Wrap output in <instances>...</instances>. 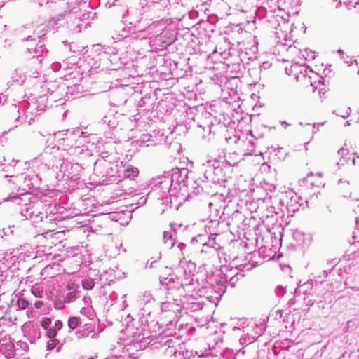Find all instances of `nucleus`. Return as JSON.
Segmentation results:
<instances>
[{
    "instance_id": "f257e3e1",
    "label": "nucleus",
    "mask_w": 359,
    "mask_h": 359,
    "mask_svg": "<svg viewBox=\"0 0 359 359\" xmlns=\"http://www.w3.org/2000/svg\"><path fill=\"white\" fill-rule=\"evenodd\" d=\"M192 175L187 168H176L171 170V173L167 172L158 176L154 181V188L150 191L151 195L159 194L160 192L169 193L174 197H182L183 198H191V186Z\"/></svg>"
},
{
    "instance_id": "f03ea898",
    "label": "nucleus",
    "mask_w": 359,
    "mask_h": 359,
    "mask_svg": "<svg viewBox=\"0 0 359 359\" xmlns=\"http://www.w3.org/2000/svg\"><path fill=\"white\" fill-rule=\"evenodd\" d=\"M245 180L241 177L237 181L236 205L231 215V224L233 226V234L241 240L240 245L247 247L246 213H247V191L245 185Z\"/></svg>"
},
{
    "instance_id": "7ed1b4c3",
    "label": "nucleus",
    "mask_w": 359,
    "mask_h": 359,
    "mask_svg": "<svg viewBox=\"0 0 359 359\" xmlns=\"http://www.w3.org/2000/svg\"><path fill=\"white\" fill-rule=\"evenodd\" d=\"M121 165L113 155L102 152L94 163L93 173L100 178H104L102 183L109 184L121 181Z\"/></svg>"
},
{
    "instance_id": "20e7f679",
    "label": "nucleus",
    "mask_w": 359,
    "mask_h": 359,
    "mask_svg": "<svg viewBox=\"0 0 359 359\" xmlns=\"http://www.w3.org/2000/svg\"><path fill=\"white\" fill-rule=\"evenodd\" d=\"M149 15L146 14L144 8H130L122 16V22L124 24L131 25L137 32L145 34L144 37L154 33V29L162 27L163 23L160 21H151Z\"/></svg>"
},
{
    "instance_id": "39448f33",
    "label": "nucleus",
    "mask_w": 359,
    "mask_h": 359,
    "mask_svg": "<svg viewBox=\"0 0 359 359\" xmlns=\"http://www.w3.org/2000/svg\"><path fill=\"white\" fill-rule=\"evenodd\" d=\"M47 207L42 201L36 200L25 203L21 207L20 215L25 219L30 220L33 224L42 223L41 227L47 229L46 233L53 231L52 227L55 226L53 221L55 220L53 215H47Z\"/></svg>"
},
{
    "instance_id": "423d86ee",
    "label": "nucleus",
    "mask_w": 359,
    "mask_h": 359,
    "mask_svg": "<svg viewBox=\"0 0 359 359\" xmlns=\"http://www.w3.org/2000/svg\"><path fill=\"white\" fill-rule=\"evenodd\" d=\"M180 301H178V304L175 301L168 299V301L161 304V313L160 316V324L162 327H165L163 332L167 335L176 334L174 328L177 323L176 318L177 315L176 311H180Z\"/></svg>"
},
{
    "instance_id": "0eeeda50",
    "label": "nucleus",
    "mask_w": 359,
    "mask_h": 359,
    "mask_svg": "<svg viewBox=\"0 0 359 359\" xmlns=\"http://www.w3.org/2000/svg\"><path fill=\"white\" fill-rule=\"evenodd\" d=\"M263 218L264 215L260 214L248 216V250H250V245L264 246L262 233L266 230V226L264 224Z\"/></svg>"
},
{
    "instance_id": "6e6552de",
    "label": "nucleus",
    "mask_w": 359,
    "mask_h": 359,
    "mask_svg": "<svg viewBox=\"0 0 359 359\" xmlns=\"http://www.w3.org/2000/svg\"><path fill=\"white\" fill-rule=\"evenodd\" d=\"M234 111L238 121V129L235 130L233 135L234 142L241 146H245L247 140V132L245 128V119L247 116V104L245 99L238 97V100L234 101Z\"/></svg>"
},
{
    "instance_id": "1a4fd4ad",
    "label": "nucleus",
    "mask_w": 359,
    "mask_h": 359,
    "mask_svg": "<svg viewBox=\"0 0 359 359\" xmlns=\"http://www.w3.org/2000/svg\"><path fill=\"white\" fill-rule=\"evenodd\" d=\"M160 283L164 290H166V298L175 301L178 304V297L186 299V287L189 283H182L179 278L169 276L160 278Z\"/></svg>"
},
{
    "instance_id": "9d476101",
    "label": "nucleus",
    "mask_w": 359,
    "mask_h": 359,
    "mask_svg": "<svg viewBox=\"0 0 359 359\" xmlns=\"http://www.w3.org/2000/svg\"><path fill=\"white\" fill-rule=\"evenodd\" d=\"M85 133L82 132L79 128H76L72 133L66 134V137L63 138V146H66L68 148L64 147V150H67L70 155L76 156L83 154L84 149L83 142H88L85 139L88 137L84 135Z\"/></svg>"
},
{
    "instance_id": "9b49d317",
    "label": "nucleus",
    "mask_w": 359,
    "mask_h": 359,
    "mask_svg": "<svg viewBox=\"0 0 359 359\" xmlns=\"http://www.w3.org/2000/svg\"><path fill=\"white\" fill-rule=\"evenodd\" d=\"M203 177L212 181L215 186H222L226 182L225 172L219 161L209 160L203 164Z\"/></svg>"
},
{
    "instance_id": "f8f14e48",
    "label": "nucleus",
    "mask_w": 359,
    "mask_h": 359,
    "mask_svg": "<svg viewBox=\"0 0 359 359\" xmlns=\"http://www.w3.org/2000/svg\"><path fill=\"white\" fill-rule=\"evenodd\" d=\"M5 177H9V182L13 184H19L22 181V190L25 192L34 191L40 189L41 184V179L39 176L34 173H31L23 176L22 175H6Z\"/></svg>"
},
{
    "instance_id": "ddd939ff",
    "label": "nucleus",
    "mask_w": 359,
    "mask_h": 359,
    "mask_svg": "<svg viewBox=\"0 0 359 359\" xmlns=\"http://www.w3.org/2000/svg\"><path fill=\"white\" fill-rule=\"evenodd\" d=\"M253 45L252 47H250V50L254 55V56H249L248 55V62L252 60H255V64L253 65V67L248 69V73L250 76H254V81L252 83H248V88L252 86V85L255 87L257 84L258 81L260 79V72H261V68L263 67L264 69L266 68V67H269V65L268 62H262L260 61L257 60V57L256 54L258 51V39L257 36L255 34L253 36Z\"/></svg>"
},
{
    "instance_id": "4468645a",
    "label": "nucleus",
    "mask_w": 359,
    "mask_h": 359,
    "mask_svg": "<svg viewBox=\"0 0 359 359\" xmlns=\"http://www.w3.org/2000/svg\"><path fill=\"white\" fill-rule=\"evenodd\" d=\"M161 32L154 38H150V46L154 50H163L176 40L175 32L170 29H162Z\"/></svg>"
},
{
    "instance_id": "2eb2a0df",
    "label": "nucleus",
    "mask_w": 359,
    "mask_h": 359,
    "mask_svg": "<svg viewBox=\"0 0 359 359\" xmlns=\"http://www.w3.org/2000/svg\"><path fill=\"white\" fill-rule=\"evenodd\" d=\"M126 334L128 337L132 338L131 341L136 344H140V347H142V344L145 346L151 343L150 336L147 332H145L140 325L139 322L135 324H128L126 326Z\"/></svg>"
},
{
    "instance_id": "dca6fc26",
    "label": "nucleus",
    "mask_w": 359,
    "mask_h": 359,
    "mask_svg": "<svg viewBox=\"0 0 359 359\" xmlns=\"http://www.w3.org/2000/svg\"><path fill=\"white\" fill-rule=\"evenodd\" d=\"M61 150L60 147H47L44 149L43 151L41 154L39 158L41 161L48 167L60 168V163L65 161L61 158Z\"/></svg>"
},
{
    "instance_id": "f3484780",
    "label": "nucleus",
    "mask_w": 359,
    "mask_h": 359,
    "mask_svg": "<svg viewBox=\"0 0 359 359\" xmlns=\"http://www.w3.org/2000/svg\"><path fill=\"white\" fill-rule=\"evenodd\" d=\"M191 198L202 194L210 195L211 196L212 194L217 191L216 187L217 186H215L214 184L212 183V181L206 180L203 177L196 180H194V177H191Z\"/></svg>"
},
{
    "instance_id": "a211bd4d",
    "label": "nucleus",
    "mask_w": 359,
    "mask_h": 359,
    "mask_svg": "<svg viewBox=\"0 0 359 359\" xmlns=\"http://www.w3.org/2000/svg\"><path fill=\"white\" fill-rule=\"evenodd\" d=\"M257 180L259 181V184H256L255 179H252L251 187H248V193L250 192L252 193V194H255V195L262 196V198H264V200L266 201L267 202H269V201L271 200V197H268V192H272L275 191V185L269 182H267L259 176H257Z\"/></svg>"
},
{
    "instance_id": "6ab92c4d",
    "label": "nucleus",
    "mask_w": 359,
    "mask_h": 359,
    "mask_svg": "<svg viewBox=\"0 0 359 359\" xmlns=\"http://www.w3.org/2000/svg\"><path fill=\"white\" fill-rule=\"evenodd\" d=\"M68 11L65 14L67 25L69 28L76 32H80L81 31L83 20H81L79 15L81 8L78 6L77 4L68 3Z\"/></svg>"
},
{
    "instance_id": "aec40b11",
    "label": "nucleus",
    "mask_w": 359,
    "mask_h": 359,
    "mask_svg": "<svg viewBox=\"0 0 359 359\" xmlns=\"http://www.w3.org/2000/svg\"><path fill=\"white\" fill-rule=\"evenodd\" d=\"M81 170L82 167L80 164L77 163H72L67 159L62 161L59 168L60 172L62 173V177H67V180L72 181H77L79 179Z\"/></svg>"
},
{
    "instance_id": "412c9836",
    "label": "nucleus",
    "mask_w": 359,
    "mask_h": 359,
    "mask_svg": "<svg viewBox=\"0 0 359 359\" xmlns=\"http://www.w3.org/2000/svg\"><path fill=\"white\" fill-rule=\"evenodd\" d=\"M0 352L7 358L15 355L14 343L4 331H0Z\"/></svg>"
},
{
    "instance_id": "4be33fe9",
    "label": "nucleus",
    "mask_w": 359,
    "mask_h": 359,
    "mask_svg": "<svg viewBox=\"0 0 359 359\" xmlns=\"http://www.w3.org/2000/svg\"><path fill=\"white\" fill-rule=\"evenodd\" d=\"M250 194L252 197V201L248 205V211L250 212V215H255L257 214L264 215V210H265L268 202L264 200V198H262V196L255 195V194Z\"/></svg>"
},
{
    "instance_id": "5701e85b",
    "label": "nucleus",
    "mask_w": 359,
    "mask_h": 359,
    "mask_svg": "<svg viewBox=\"0 0 359 359\" xmlns=\"http://www.w3.org/2000/svg\"><path fill=\"white\" fill-rule=\"evenodd\" d=\"M22 41L27 43L30 42V44H26V48L29 53L34 54L33 57H36L39 58L41 57L38 53L39 52H43V43H42L40 40L36 42V37H33L32 35H27V36L23 37Z\"/></svg>"
},
{
    "instance_id": "b1692460",
    "label": "nucleus",
    "mask_w": 359,
    "mask_h": 359,
    "mask_svg": "<svg viewBox=\"0 0 359 359\" xmlns=\"http://www.w3.org/2000/svg\"><path fill=\"white\" fill-rule=\"evenodd\" d=\"M95 329V325L92 323H86L75 332V334L79 339L88 337H90L92 339H97L99 336V333L96 332Z\"/></svg>"
},
{
    "instance_id": "393cba45",
    "label": "nucleus",
    "mask_w": 359,
    "mask_h": 359,
    "mask_svg": "<svg viewBox=\"0 0 359 359\" xmlns=\"http://www.w3.org/2000/svg\"><path fill=\"white\" fill-rule=\"evenodd\" d=\"M250 146H251L252 147H255V142L250 141V142L248 143V151H250V152L248 151V156H253V153L255 152V150L254 149H250ZM254 158L255 159H251L250 161H255L257 164H260L261 165L260 168H259V170H260L262 174L267 173V172H269L270 165H269L267 163H266L264 161V158L262 156V151H259L258 154H254Z\"/></svg>"
},
{
    "instance_id": "a878e982",
    "label": "nucleus",
    "mask_w": 359,
    "mask_h": 359,
    "mask_svg": "<svg viewBox=\"0 0 359 359\" xmlns=\"http://www.w3.org/2000/svg\"><path fill=\"white\" fill-rule=\"evenodd\" d=\"M250 247H252V249L248 252V266H248V271L261 265L264 262V259L260 256L259 252H257L256 250L257 248H262L261 245H250Z\"/></svg>"
},
{
    "instance_id": "bb28decb",
    "label": "nucleus",
    "mask_w": 359,
    "mask_h": 359,
    "mask_svg": "<svg viewBox=\"0 0 359 359\" xmlns=\"http://www.w3.org/2000/svg\"><path fill=\"white\" fill-rule=\"evenodd\" d=\"M107 62L109 64L107 65V67L109 70H118L123 67L125 62L122 60L118 51L112 52L110 55L107 57L106 60Z\"/></svg>"
},
{
    "instance_id": "cd10ccee",
    "label": "nucleus",
    "mask_w": 359,
    "mask_h": 359,
    "mask_svg": "<svg viewBox=\"0 0 359 359\" xmlns=\"http://www.w3.org/2000/svg\"><path fill=\"white\" fill-rule=\"evenodd\" d=\"M308 69V67L295 62L290 68L285 67V72L290 76H294L298 81L300 75H302L304 77L306 76Z\"/></svg>"
},
{
    "instance_id": "c85d7f7f",
    "label": "nucleus",
    "mask_w": 359,
    "mask_h": 359,
    "mask_svg": "<svg viewBox=\"0 0 359 359\" xmlns=\"http://www.w3.org/2000/svg\"><path fill=\"white\" fill-rule=\"evenodd\" d=\"M193 300H194L193 296H190L189 297L186 296V299H180L181 306L180 310H186L187 312L188 311L195 312L202 309L201 304L199 302H194Z\"/></svg>"
},
{
    "instance_id": "c756f323",
    "label": "nucleus",
    "mask_w": 359,
    "mask_h": 359,
    "mask_svg": "<svg viewBox=\"0 0 359 359\" xmlns=\"http://www.w3.org/2000/svg\"><path fill=\"white\" fill-rule=\"evenodd\" d=\"M226 197L223 194H218L217 191L212 194L210 198V205L216 206L217 208H222V211L226 208Z\"/></svg>"
},
{
    "instance_id": "7c9ffc66",
    "label": "nucleus",
    "mask_w": 359,
    "mask_h": 359,
    "mask_svg": "<svg viewBox=\"0 0 359 359\" xmlns=\"http://www.w3.org/2000/svg\"><path fill=\"white\" fill-rule=\"evenodd\" d=\"M247 156L246 152H243L241 156L237 152L229 153L225 156V163L229 166H236L241 161L245 160V157Z\"/></svg>"
},
{
    "instance_id": "2f4dec72",
    "label": "nucleus",
    "mask_w": 359,
    "mask_h": 359,
    "mask_svg": "<svg viewBox=\"0 0 359 359\" xmlns=\"http://www.w3.org/2000/svg\"><path fill=\"white\" fill-rule=\"evenodd\" d=\"M136 145H138L139 147L142 146H150V145H156V141L153 138V136L150 134H142L138 140H137L135 142Z\"/></svg>"
},
{
    "instance_id": "473e14b6",
    "label": "nucleus",
    "mask_w": 359,
    "mask_h": 359,
    "mask_svg": "<svg viewBox=\"0 0 359 359\" xmlns=\"http://www.w3.org/2000/svg\"><path fill=\"white\" fill-rule=\"evenodd\" d=\"M148 196L156 197L158 200L161 201V204L165 205V208H172L171 197L173 196H170L169 193H163L161 191L159 194L151 195L149 192Z\"/></svg>"
},
{
    "instance_id": "72a5a7b5",
    "label": "nucleus",
    "mask_w": 359,
    "mask_h": 359,
    "mask_svg": "<svg viewBox=\"0 0 359 359\" xmlns=\"http://www.w3.org/2000/svg\"><path fill=\"white\" fill-rule=\"evenodd\" d=\"M121 170H123L122 172L124 177L130 180H134L135 177H137L139 174V170L137 168L133 167L132 165H129L126 168H124L123 166L121 165Z\"/></svg>"
},
{
    "instance_id": "f704fd0d",
    "label": "nucleus",
    "mask_w": 359,
    "mask_h": 359,
    "mask_svg": "<svg viewBox=\"0 0 359 359\" xmlns=\"http://www.w3.org/2000/svg\"><path fill=\"white\" fill-rule=\"evenodd\" d=\"M301 205H302L298 203L297 196H296L294 197H292L290 198V201H288L287 203L286 210H287L288 214H290L291 216H292V213L293 214V213H295L296 212H297Z\"/></svg>"
},
{
    "instance_id": "c9c22d12",
    "label": "nucleus",
    "mask_w": 359,
    "mask_h": 359,
    "mask_svg": "<svg viewBox=\"0 0 359 359\" xmlns=\"http://www.w3.org/2000/svg\"><path fill=\"white\" fill-rule=\"evenodd\" d=\"M176 235V232L175 231H164L163 233V243L167 245L169 248H172L175 243V240L174 236Z\"/></svg>"
},
{
    "instance_id": "e433bc0d",
    "label": "nucleus",
    "mask_w": 359,
    "mask_h": 359,
    "mask_svg": "<svg viewBox=\"0 0 359 359\" xmlns=\"http://www.w3.org/2000/svg\"><path fill=\"white\" fill-rule=\"evenodd\" d=\"M67 88H68V87L66 85H60L57 91L53 92L47 99H49L50 101L54 102L60 101L61 100V97H59L58 95H60L62 97L64 95V93H65V95H67L68 93V92L66 91Z\"/></svg>"
},
{
    "instance_id": "4c0bfd02",
    "label": "nucleus",
    "mask_w": 359,
    "mask_h": 359,
    "mask_svg": "<svg viewBox=\"0 0 359 359\" xmlns=\"http://www.w3.org/2000/svg\"><path fill=\"white\" fill-rule=\"evenodd\" d=\"M13 83L22 85L26 79V75L20 69H15L11 76Z\"/></svg>"
},
{
    "instance_id": "58836bf2",
    "label": "nucleus",
    "mask_w": 359,
    "mask_h": 359,
    "mask_svg": "<svg viewBox=\"0 0 359 359\" xmlns=\"http://www.w3.org/2000/svg\"><path fill=\"white\" fill-rule=\"evenodd\" d=\"M245 264H241V265H235L234 266V269H233V266H232V269L231 271H236V272L234 273V276L236 277V278L238 279V280H244L245 277Z\"/></svg>"
},
{
    "instance_id": "ea45409f",
    "label": "nucleus",
    "mask_w": 359,
    "mask_h": 359,
    "mask_svg": "<svg viewBox=\"0 0 359 359\" xmlns=\"http://www.w3.org/2000/svg\"><path fill=\"white\" fill-rule=\"evenodd\" d=\"M251 325L252 326L255 327V334L252 336V341H254L257 337H259V336H261L262 334L263 330H264L263 325H262V323H260V325H258L257 323L255 322V320L253 319H251L250 320V322H248V325Z\"/></svg>"
},
{
    "instance_id": "a19ab883",
    "label": "nucleus",
    "mask_w": 359,
    "mask_h": 359,
    "mask_svg": "<svg viewBox=\"0 0 359 359\" xmlns=\"http://www.w3.org/2000/svg\"><path fill=\"white\" fill-rule=\"evenodd\" d=\"M16 297V306H18V309L24 310L29 306V301L23 297L22 294H17Z\"/></svg>"
},
{
    "instance_id": "79ce46f5",
    "label": "nucleus",
    "mask_w": 359,
    "mask_h": 359,
    "mask_svg": "<svg viewBox=\"0 0 359 359\" xmlns=\"http://www.w3.org/2000/svg\"><path fill=\"white\" fill-rule=\"evenodd\" d=\"M17 112L20 114V109L19 107L17 109ZM28 118V116L26 115L25 117L20 114H18V117L15 119V127H18L19 125L22 124L24 122L27 121V119ZM34 121V118L32 117H30L29 120L27 121V123L29 125H31Z\"/></svg>"
},
{
    "instance_id": "37998d69",
    "label": "nucleus",
    "mask_w": 359,
    "mask_h": 359,
    "mask_svg": "<svg viewBox=\"0 0 359 359\" xmlns=\"http://www.w3.org/2000/svg\"><path fill=\"white\" fill-rule=\"evenodd\" d=\"M10 273L9 269L4 262H0V282L4 281Z\"/></svg>"
},
{
    "instance_id": "c03bdc74",
    "label": "nucleus",
    "mask_w": 359,
    "mask_h": 359,
    "mask_svg": "<svg viewBox=\"0 0 359 359\" xmlns=\"http://www.w3.org/2000/svg\"><path fill=\"white\" fill-rule=\"evenodd\" d=\"M79 293L80 292L76 290L70 291L65 294L64 301L67 303L72 302L80 297Z\"/></svg>"
},
{
    "instance_id": "a18cd8bd",
    "label": "nucleus",
    "mask_w": 359,
    "mask_h": 359,
    "mask_svg": "<svg viewBox=\"0 0 359 359\" xmlns=\"http://www.w3.org/2000/svg\"><path fill=\"white\" fill-rule=\"evenodd\" d=\"M203 246H209L215 250H217L221 248L219 243H217L216 237L212 236V234L208 237V241H205L203 243Z\"/></svg>"
},
{
    "instance_id": "49530a36",
    "label": "nucleus",
    "mask_w": 359,
    "mask_h": 359,
    "mask_svg": "<svg viewBox=\"0 0 359 359\" xmlns=\"http://www.w3.org/2000/svg\"><path fill=\"white\" fill-rule=\"evenodd\" d=\"M269 202L266 203L268 205ZM273 213L278 216L281 213V212H278L276 210V207L274 205H271L269 207L266 205L265 210H264V217H265L266 219H269V217H273Z\"/></svg>"
},
{
    "instance_id": "de8ad7c7",
    "label": "nucleus",
    "mask_w": 359,
    "mask_h": 359,
    "mask_svg": "<svg viewBox=\"0 0 359 359\" xmlns=\"http://www.w3.org/2000/svg\"><path fill=\"white\" fill-rule=\"evenodd\" d=\"M183 353L185 359H194L195 357H197L198 358L203 357V353H199L198 351H194L192 350H187L185 348V347L183 346Z\"/></svg>"
},
{
    "instance_id": "09e8293b",
    "label": "nucleus",
    "mask_w": 359,
    "mask_h": 359,
    "mask_svg": "<svg viewBox=\"0 0 359 359\" xmlns=\"http://www.w3.org/2000/svg\"><path fill=\"white\" fill-rule=\"evenodd\" d=\"M81 324V320L79 317L72 316L69 318L67 322L68 327L71 330H75Z\"/></svg>"
},
{
    "instance_id": "8fccbe9b",
    "label": "nucleus",
    "mask_w": 359,
    "mask_h": 359,
    "mask_svg": "<svg viewBox=\"0 0 359 359\" xmlns=\"http://www.w3.org/2000/svg\"><path fill=\"white\" fill-rule=\"evenodd\" d=\"M208 208L210 210V216L212 215L215 217H219V219L222 218V215H224V211H222V208L210 205V201L208 202Z\"/></svg>"
},
{
    "instance_id": "3c124183",
    "label": "nucleus",
    "mask_w": 359,
    "mask_h": 359,
    "mask_svg": "<svg viewBox=\"0 0 359 359\" xmlns=\"http://www.w3.org/2000/svg\"><path fill=\"white\" fill-rule=\"evenodd\" d=\"M245 324V318H238L237 322L233 328V332L243 330L246 327Z\"/></svg>"
},
{
    "instance_id": "603ef678",
    "label": "nucleus",
    "mask_w": 359,
    "mask_h": 359,
    "mask_svg": "<svg viewBox=\"0 0 359 359\" xmlns=\"http://www.w3.org/2000/svg\"><path fill=\"white\" fill-rule=\"evenodd\" d=\"M179 350V347L177 345H168L165 349V354L166 356L173 357L176 352Z\"/></svg>"
},
{
    "instance_id": "864d4df0",
    "label": "nucleus",
    "mask_w": 359,
    "mask_h": 359,
    "mask_svg": "<svg viewBox=\"0 0 359 359\" xmlns=\"http://www.w3.org/2000/svg\"><path fill=\"white\" fill-rule=\"evenodd\" d=\"M31 292L36 298H41L43 295V288L37 285L32 287Z\"/></svg>"
},
{
    "instance_id": "5fc2aeb1",
    "label": "nucleus",
    "mask_w": 359,
    "mask_h": 359,
    "mask_svg": "<svg viewBox=\"0 0 359 359\" xmlns=\"http://www.w3.org/2000/svg\"><path fill=\"white\" fill-rule=\"evenodd\" d=\"M95 285V282L91 278H88L82 280L83 288L87 290H91Z\"/></svg>"
},
{
    "instance_id": "6e6d98bb",
    "label": "nucleus",
    "mask_w": 359,
    "mask_h": 359,
    "mask_svg": "<svg viewBox=\"0 0 359 359\" xmlns=\"http://www.w3.org/2000/svg\"><path fill=\"white\" fill-rule=\"evenodd\" d=\"M58 344H59V341L57 339H55V338L50 339L47 341L46 348H47L48 351H52L55 348L57 347Z\"/></svg>"
},
{
    "instance_id": "4d7b16f0",
    "label": "nucleus",
    "mask_w": 359,
    "mask_h": 359,
    "mask_svg": "<svg viewBox=\"0 0 359 359\" xmlns=\"http://www.w3.org/2000/svg\"><path fill=\"white\" fill-rule=\"evenodd\" d=\"M52 320L48 317H43L40 320V325L44 329H48L51 326Z\"/></svg>"
},
{
    "instance_id": "13d9d810",
    "label": "nucleus",
    "mask_w": 359,
    "mask_h": 359,
    "mask_svg": "<svg viewBox=\"0 0 359 359\" xmlns=\"http://www.w3.org/2000/svg\"><path fill=\"white\" fill-rule=\"evenodd\" d=\"M338 154L341 156V158L340 159V162H338L337 164L339 165V163H341V165H344V163L346 162V158L344 157V156L348 154V149L341 148L338 151Z\"/></svg>"
},
{
    "instance_id": "bf43d9fd",
    "label": "nucleus",
    "mask_w": 359,
    "mask_h": 359,
    "mask_svg": "<svg viewBox=\"0 0 359 359\" xmlns=\"http://www.w3.org/2000/svg\"><path fill=\"white\" fill-rule=\"evenodd\" d=\"M46 336L49 339L55 338L57 334V331L52 326L46 329Z\"/></svg>"
},
{
    "instance_id": "052dcab7",
    "label": "nucleus",
    "mask_w": 359,
    "mask_h": 359,
    "mask_svg": "<svg viewBox=\"0 0 359 359\" xmlns=\"http://www.w3.org/2000/svg\"><path fill=\"white\" fill-rule=\"evenodd\" d=\"M312 287H313V283H312V281L310 280V281H307L306 283H305L304 284L301 285L299 287V288H300V290H302L304 294H306V292H309V290L312 289Z\"/></svg>"
},
{
    "instance_id": "680f3d73",
    "label": "nucleus",
    "mask_w": 359,
    "mask_h": 359,
    "mask_svg": "<svg viewBox=\"0 0 359 359\" xmlns=\"http://www.w3.org/2000/svg\"><path fill=\"white\" fill-rule=\"evenodd\" d=\"M177 346L179 347V350L176 352V354H175L172 358H174V359H185L183 353V345L178 344Z\"/></svg>"
},
{
    "instance_id": "e2e57ef3",
    "label": "nucleus",
    "mask_w": 359,
    "mask_h": 359,
    "mask_svg": "<svg viewBox=\"0 0 359 359\" xmlns=\"http://www.w3.org/2000/svg\"><path fill=\"white\" fill-rule=\"evenodd\" d=\"M92 14L93 13L91 12L85 13H83L81 16H80L81 20H83L82 23H83V25L84 24L85 28H86L87 26L88 25V22H87V20L89 19L90 15H92Z\"/></svg>"
},
{
    "instance_id": "0e129e2a",
    "label": "nucleus",
    "mask_w": 359,
    "mask_h": 359,
    "mask_svg": "<svg viewBox=\"0 0 359 359\" xmlns=\"http://www.w3.org/2000/svg\"><path fill=\"white\" fill-rule=\"evenodd\" d=\"M65 302L63 300H61V299H57V300H55L53 302V306L56 309H62L65 306Z\"/></svg>"
},
{
    "instance_id": "69168bd1",
    "label": "nucleus",
    "mask_w": 359,
    "mask_h": 359,
    "mask_svg": "<svg viewBox=\"0 0 359 359\" xmlns=\"http://www.w3.org/2000/svg\"><path fill=\"white\" fill-rule=\"evenodd\" d=\"M261 107H262V106H261V105L257 106V104H254V105H253L252 111L255 112V114H252L249 115V116H250V121H252V118H253L254 117H255V116H256V115H257V116H259V114H260V113H259L258 111H259V109Z\"/></svg>"
},
{
    "instance_id": "338daca9",
    "label": "nucleus",
    "mask_w": 359,
    "mask_h": 359,
    "mask_svg": "<svg viewBox=\"0 0 359 359\" xmlns=\"http://www.w3.org/2000/svg\"><path fill=\"white\" fill-rule=\"evenodd\" d=\"M275 201H277V203L278 205H280V206H281V207L278 206L277 208H276V210L278 211V212H281V213L280 215H278V216L280 217H282L284 215L283 210L282 208L284 206L283 202L280 199L278 200L277 198H275Z\"/></svg>"
},
{
    "instance_id": "774afa93",
    "label": "nucleus",
    "mask_w": 359,
    "mask_h": 359,
    "mask_svg": "<svg viewBox=\"0 0 359 359\" xmlns=\"http://www.w3.org/2000/svg\"><path fill=\"white\" fill-rule=\"evenodd\" d=\"M115 48H111V47H107L104 49V59L107 60V57L109 55H110V54H111L112 52H115Z\"/></svg>"
}]
</instances>
